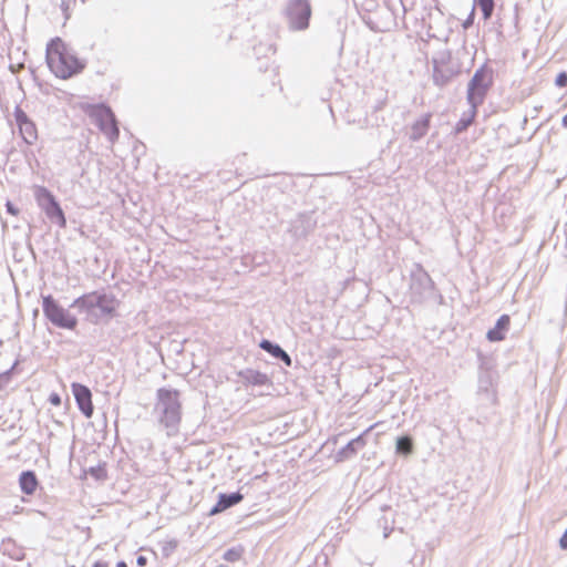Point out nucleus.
<instances>
[{
    "label": "nucleus",
    "instance_id": "26",
    "mask_svg": "<svg viewBox=\"0 0 567 567\" xmlns=\"http://www.w3.org/2000/svg\"><path fill=\"white\" fill-rule=\"evenodd\" d=\"M275 359L282 361L287 367H291L292 364L291 357L282 348Z\"/></svg>",
    "mask_w": 567,
    "mask_h": 567
},
{
    "label": "nucleus",
    "instance_id": "21",
    "mask_svg": "<svg viewBox=\"0 0 567 567\" xmlns=\"http://www.w3.org/2000/svg\"><path fill=\"white\" fill-rule=\"evenodd\" d=\"M395 451L401 455H410L413 452V441L411 436L403 435L396 439Z\"/></svg>",
    "mask_w": 567,
    "mask_h": 567
},
{
    "label": "nucleus",
    "instance_id": "10",
    "mask_svg": "<svg viewBox=\"0 0 567 567\" xmlns=\"http://www.w3.org/2000/svg\"><path fill=\"white\" fill-rule=\"evenodd\" d=\"M92 116L99 128L107 136L110 142L114 143L118 138L120 130L112 110L101 104L93 110Z\"/></svg>",
    "mask_w": 567,
    "mask_h": 567
},
{
    "label": "nucleus",
    "instance_id": "12",
    "mask_svg": "<svg viewBox=\"0 0 567 567\" xmlns=\"http://www.w3.org/2000/svg\"><path fill=\"white\" fill-rule=\"evenodd\" d=\"M316 225L312 213H301L290 221L288 233L296 239L303 238L316 228Z\"/></svg>",
    "mask_w": 567,
    "mask_h": 567
},
{
    "label": "nucleus",
    "instance_id": "24",
    "mask_svg": "<svg viewBox=\"0 0 567 567\" xmlns=\"http://www.w3.org/2000/svg\"><path fill=\"white\" fill-rule=\"evenodd\" d=\"M241 554H243V549L241 548H235L234 547V548L227 549L224 553L223 558L226 561L235 563V561H238L241 558Z\"/></svg>",
    "mask_w": 567,
    "mask_h": 567
},
{
    "label": "nucleus",
    "instance_id": "33",
    "mask_svg": "<svg viewBox=\"0 0 567 567\" xmlns=\"http://www.w3.org/2000/svg\"><path fill=\"white\" fill-rule=\"evenodd\" d=\"M559 546L561 549L567 550V529L564 532L559 539Z\"/></svg>",
    "mask_w": 567,
    "mask_h": 567
},
{
    "label": "nucleus",
    "instance_id": "2",
    "mask_svg": "<svg viewBox=\"0 0 567 567\" xmlns=\"http://www.w3.org/2000/svg\"><path fill=\"white\" fill-rule=\"evenodd\" d=\"M45 59L51 72L62 80L81 73L85 61L78 58L74 50L56 37L47 44Z\"/></svg>",
    "mask_w": 567,
    "mask_h": 567
},
{
    "label": "nucleus",
    "instance_id": "14",
    "mask_svg": "<svg viewBox=\"0 0 567 567\" xmlns=\"http://www.w3.org/2000/svg\"><path fill=\"white\" fill-rule=\"evenodd\" d=\"M373 426L367 429L362 434L351 440L346 446H343L337 454L336 458L338 462H343L353 457L359 450L363 449L367 444L364 435L371 430Z\"/></svg>",
    "mask_w": 567,
    "mask_h": 567
},
{
    "label": "nucleus",
    "instance_id": "27",
    "mask_svg": "<svg viewBox=\"0 0 567 567\" xmlns=\"http://www.w3.org/2000/svg\"><path fill=\"white\" fill-rule=\"evenodd\" d=\"M275 359L282 361L287 367H291L292 364L291 357L282 348Z\"/></svg>",
    "mask_w": 567,
    "mask_h": 567
},
{
    "label": "nucleus",
    "instance_id": "4",
    "mask_svg": "<svg viewBox=\"0 0 567 567\" xmlns=\"http://www.w3.org/2000/svg\"><path fill=\"white\" fill-rule=\"evenodd\" d=\"M442 302L443 297L436 293L435 284L425 269L416 264L410 276V297L414 303H423L434 297Z\"/></svg>",
    "mask_w": 567,
    "mask_h": 567
},
{
    "label": "nucleus",
    "instance_id": "29",
    "mask_svg": "<svg viewBox=\"0 0 567 567\" xmlns=\"http://www.w3.org/2000/svg\"><path fill=\"white\" fill-rule=\"evenodd\" d=\"M11 371H12V369L0 373V390H2L10 382Z\"/></svg>",
    "mask_w": 567,
    "mask_h": 567
},
{
    "label": "nucleus",
    "instance_id": "36",
    "mask_svg": "<svg viewBox=\"0 0 567 567\" xmlns=\"http://www.w3.org/2000/svg\"><path fill=\"white\" fill-rule=\"evenodd\" d=\"M93 567H109L106 563L103 561H96Z\"/></svg>",
    "mask_w": 567,
    "mask_h": 567
},
{
    "label": "nucleus",
    "instance_id": "23",
    "mask_svg": "<svg viewBox=\"0 0 567 567\" xmlns=\"http://www.w3.org/2000/svg\"><path fill=\"white\" fill-rule=\"evenodd\" d=\"M259 347L268 352L269 354H271L274 358H276V355L279 353V351L281 350V347L278 344V343H275L270 340H267V339H262L259 343Z\"/></svg>",
    "mask_w": 567,
    "mask_h": 567
},
{
    "label": "nucleus",
    "instance_id": "9",
    "mask_svg": "<svg viewBox=\"0 0 567 567\" xmlns=\"http://www.w3.org/2000/svg\"><path fill=\"white\" fill-rule=\"evenodd\" d=\"M34 197L39 207L52 223L58 224L60 227H65L66 219L64 213L54 195L47 187L37 186Z\"/></svg>",
    "mask_w": 567,
    "mask_h": 567
},
{
    "label": "nucleus",
    "instance_id": "28",
    "mask_svg": "<svg viewBox=\"0 0 567 567\" xmlns=\"http://www.w3.org/2000/svg\"><path fill=\"white\" fill-rule=\"evenodd\" d=\"M555 84L558 87H565L567 85V72H559L555 79Z\"/></svg>",
    "mask_w": 567,
    "mask_h": 567
},
{
    "label": "nucleus",
    "instance_id": "25",
    "mask_svg": "<svg viewBox=\"0 0 567 567\" xmlns=\"http://www.w3.org/2000/svg\"><path fill=\"white\" fill-rule=\"evenodd\" d=\"M491 377L488 373H484L478 379V390L480 391H488V388L491 385Z\"/></svg>",
    "mask_w": 567,
    "mask_h": 567
},
{
    "label": "nucleus",
    "instance_id": "15",
    "mask_svg": "<svg viewBox=\"0 0 567 567\" xmlns=\"http://www.w3.org/2000/svg\"><path fill=\"white\" fill-rule=\"evenodd\" d=\"M243 499H244V495L240 492L220 493L218 495L217 503L209 511V515L219 514V513L239 504Z\"/></svg>",
    "mask_w": 567,
    "mask_h": 567
},
{
    "label": "nucleus",
    "instance_id": "37",
    "mask_svg": "<svg viewBox=\"0 0 567 567\" xmlns=\"http://www.w3.org/2000/svg\"><path fill=\"white\" fill-rule=\"evenodd\" d=\"M561 124H563L564 127L567 128V114L563 117Z\"/></svg>",
    "mask_w": 567,
    "mask_h": 567
},
{
    "label": "nucleus",
    "instance_id": "34",
    "mask_svg": "<svg viewBox=\"0 0 567 567\" xmlns=\"http://www.w3.org/2000/svg\"><path fill=\"white\" fill-rule=\"evenodd\" d=\"M147 564V557L146 556H143V555H138L137 558H136V565L138 567H143Z\"/></svg>",
    "mask_w": 567,
    "mask_h": 567
},
{
    "label": "nucleus",
    "instance_id": "1",
    "mask_svg": "<svg viewBox=\"0 0 567 567\" xmlns=\"http://www.w3.org/2000/svg\"><path fill=\"white\" fill-rule=\"evenodd\" d=\"M120 301L112 291L106 289L84 293L73 300L70 308L85 316L93 324L107 323L116 316Z\"/></svg>",
    "mask_w": 567,
    "mask_h": 567
},
{
    "label": "nucleus",
    "instance_id": "20",
    "mask_svg": "<svg viewBox=\"0 0 567 567\" xmlns=\"http://www.w3.org/2000/svg\"><path fill=\"white\" fill-rule=\"evenodd\" d=\"M477 109L478 107L470 106V110L462 115V117L455 125L456 133H462L472 125L476 117Z\"/></svg>",
    "mask_w": 567,
    "mask_h": 567
},
{
    "label": "nucleus",
    "instance_id": "22",
    "mask_svg": "<svg viewBox=\"0 0 567 567\" xmlns=\"http://www.w3.org/2000/svg\"><path fill=\"white\" fill-rule=\"evenodd\" d=\"M474 3L480 7L485 21L492 18L495 8L494 0H474Z\"/></svg>",
    "mask_w": 567,
    "mask_h": 567
},
{
    "label": "nucleus",
    "instance_id": "30",
    "mask_svg": "<svg viewBox=\"0 0 567 567\" xmlns=\"http://www.w3.org/2000/svg\"><path fill=\"white\" fill-rule=\"evenodd\" d=\"M49 402L54 405V406H59L61 405V396L59 393L56 392H52L50 395H49Z\"/></svg>",
    "mask_w": 567,
    "mask_h": 567
},
{
    "label": "nucleus",
    "instance_id": "8",
    "mask_svg": "<svg viewBox=\"0 0 567 567\" xmlns=\"http://www.w3.org/2000/svg\"><path fill=\"white\" fill-rule=\"evenodd\" d=\"M312 8L310 0H287L284 16L292 31H305L309 28Z\"/></svg>",
    "mask_w": 567,
    "mask_h": 567
},
{
    "label": "nucleus",
    "instance_id": "32",
    "mask_svg": "<svg viewBox=\"0 0 567 567\" xmlns=\"http://www.w3.org/2000/svg\"><path fill=\"white\" fill-rule=\"evenodd\" d=\"M474 14H475V12H474V8H473L471 13H470V16H468V18L463 23V28L464 29H468L473 24Z\"/></svg>",
    "mask_w": 567,
    "mask_h": 567
},
{
    "label": "nucleus",
    "instance_id": "6",
    "mask_svg": "<svg viewBox=\"0 0 567 567\" xmlns=\"http://www.w3.org/2000/svg\"><path fill=\"white\" fill-rule=\"evenodd\" d=\"M42 310L44 317L56 328L74 330L78 327V318L63 308L52 295L42 296Z\"/></svg>",
    "mask_w": 567,
    "mask_h": 567
},
{
    "label": "nucleus",
    "instance_id": "3",
    "mask_svg": "<svg viewBox=\"0 0 567 567\" xmlns=\"http://www.w3.org/2000/svg\"><path fill=\"white\" fill-rule=\"evenodd\" d=\"M154 415L158 425L165 430L167 436H175L179 431L182 421L179 392L166 388L158 389L156 392Z\"/></svg>",
    "mask_w": 567,
    "mask_h": 567
},
{
    "label": "nucleus",
    "instance_id": "35",
    "mask_svg": "<svg viewBox=\"0 0 567 567\" xmlns=\"http://www.w3.org/2000/svg\"><path fill=\"white\" fill-rule=\"evenodd\" d=\"M384 524H385L384 527H383L384 528V537L386 538L390 535L391 528L388 526V520L386 519H384Z\"/></svg>",
    "mask_w": 567,
    "mask_h": 567
},
{
    "label": "nucleus",
    "instance_id": "18",
    "mask_svg": "<svg viewBox=\"0 0 567 567\" xmlns=\"http://www.w3.org/2000/svg\"><path fill=\"white\" fill-rule=\"evenodd\" d=\"M239 377L246 385H266L270 383V379L266 373L252 369L240 371Z\"/></svg>",
    "mask_w": 567,
    "mask_h": 567
},
{
    "label": "nucleus",
    "instance_id": "17",
    "mask_svg": "<svg viewBox=\"0 0 567 567\" xmlns=\"http://www.w3.org/2000/svg\"><path fill=\"white\" fill-rule=\"evenodd\" d=\"M432 114L426 113L416 120L411 126L410 140L416 142L424 137L430 128Z\"/></svg>",
    "mask_w": 567,
    "mask_h": 567
},
{
    "label": "nucleus",
    "instance_id": "11",
    "mask_svg": "<svg viewBox=\"0 0 567 567\" xmlns=\"http://www.w3.org/2000/svg\"><path fill=\"white\" fill-rule=\"evenodd\" d=\"M13 115L24 143L28 145L34 144L38 140V131L33 121L20 106H16Z\"/></svg>",
    "mask_w": 567,
    "mask_h": 567
},
{
    "label": "nucleus",
    "instance_id": "38",
    "mask_svg": "<svg viewBox=\"0 0 567 567\" xmlns=\"http://www.w3.org/2000/svg\"><path fill=\"white\" fill-rule=\"evenodd\" d=\"M116 567H127L126 563L125 561H118L116 564Z\"/></svg>",
    "mask_w": 567,
    "mask_h": 567
},
{
    "label": "nucleus",
    "instance_id": "16",
    "mask_svg": "<svg viewBox=\"0 0 567 567\" xmlns=\"http://www.w3.org/2000/svg\"><path fill=\"white\" fill-rule=\"evenodd\" d=\"M511 324V318L508 315H502L493 329L487 331L486 338L492 341H502L505 339V333L508 331Z\"/></svg>",
    "mask_w": 567,
    "mask_h": 567
},
{
    "label": "nucleus",
    "instance_id": "39",
    "mask_svg": "<svg viewBox=\"0 0 567 567\" xmlns=\"http://www.w3.org/2000/svg\"><path fill=\"white\" fill-rule=\"evenodd\" d=\"M388 508H389V506H386V505L381 507L382 511H386Z\"/></svg>",
    "mask_w": 567,
    "mask_h": 567
},
{
    "label": "nucleus",
    "instance_id": "7",
    "mask_svg": "<svg viewBox=\"0 0 567 567\" xmlns=\"http://www.w3.org/2000/svg\"><path fill=\"white\" fill-rule=\"evenodd\" d=\"M433 83L443 87L461 73V65L452 59L449 50L439 51L432 59Z\"/></svg>",
    "mask_w": 567,
    "mask_h": 567
},
{
    "label": "nucleus",
    "instance_id": "13",
    "mask_svg": "<svg viewBox=\"0 0 567 567\" xmlns=\"http://www.w3.org/2000/svg\"><path fill=\"white\" fill-rule=\"evenodd\" d=\"M72 392L79 410L85 417H91L94 412L91 390L81 383H72Z\"/></svg>",
    "mask_w": 567,
    "mask_h": 567
},
{
    "label": "nucleus",
    "instance_id": "19",
    "mask_svg": "<svg viewBox=\"0 0 567 567\" xmlns=\"http://www.w3.org/2000/svg\"><path fill=\"white\" fill-rule=\"evenodd\" d=\"M19 484L21 491L27 495H32L38 487V478L34 472L24 471L20 474Z\"/></svg>",
    "mask_w": 567,
    "mask_h": 567
},
{
    "label": "nucleus",
    "instance_id": "31",
    "mask_svg": "<svg viewBox=\"0 0 567 567\" xmlns=\"http://www.w3.org/2000/svg\"><path fill=\"white\" fill-rule=\"evenodd\" d=\"M6 210L8 214H11L13 216L18 215L19 213V209L10 200L6 203Z\"/></svg>",
    "mask_w": 567,
    "mask_h": 567
},
{
    "label": "nucleus",
    "instance_id": "5",
    "mask_svg": "<svg viewBox=\"0 0 567 567\" xmlns=\"http://www.w3.org/2000/svg\"><path fill=\"white\" fill-rule=\"evenodd\" d=\"M493 85V70L485 64L478 68L467 84L466 100L470 106L478 107Z\"/></svg>",
    "mask_w": 567,
    "mask_h": 567
},
{
    "label": "nucleus",
    "instance_id": "40",
    "mask_svg": "<svg viewBox=\"0 0 567 567\" xmlns=\"http://www.w3.org/2000/svg\"><path fill=\"white\" fill-rule=\"evenodd\" d=\"M217 567H228V566H225V565H219V566H217Z\"/></svg>",
    "mask_w": 567,
    "mask_h": 567
}]
</instances>
